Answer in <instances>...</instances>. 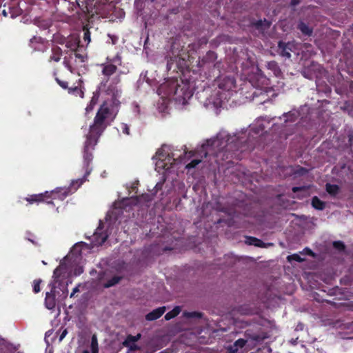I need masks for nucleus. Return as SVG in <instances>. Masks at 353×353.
Instances as JSON below:
<instances>
[{"label":"nucleus","mask_w":353,"mask_h":353,"mask_svg":"<svg viewBox=\"0 0 353 353\" xmlns=\"http://www.w3.org/2000/svg\"><path fill=\"white\" fill-rule=\"evenodd\" d=\"M48 191H46L44 193L30 195L28 197L26 198V200L29 204H33L34 203H39L46 201L48 204L54 205L52 201H48Z\"/></svg>","instance_id":"nucleus-9"},{"label":"nucleus","mask_w":353,"mask_h":353,"mask_svg":"<svg viewBox=\"0 0 353 353\" xmlns=\"http://www.w3.org/2000/svg\"><path fill=\"white\" fill-rule=\"evenodd\" d=\"M128 347L129 350L131 352L141 350V347L135 343L130 344V346H125Z\"/></svg>","instance_id":"nucleus-38"},{"label":"nucleus","mask_w":353,"mask_h":353,"mask_svg":"<svg viewBox=\"0 0 353 353\" xmlns=\"http://www.w3.org/2000/svg\"><path fill=\"white\" fill-rule=\"evenodd\" d=\"M292 44L290 43H285L280 41L278 43V50L279 54L285 58H290Z\"/></svg>","instance_id":"nucleus-11"},{"label":"nucleus","mask_w":353,"mask_h":353,"mask_svg":"<svg viewBox=\"0 0 353 353\" xmlns=\"http://www.w3.org/2000/svg\"><path fill=\"white\" fill-rule=\"evenodd\" d=\"M267 101H269V99H267L264 100L261 103H265Z\"/></svg>","instance_id":"nucleus-56"},{"label":"nucleus","mask_w":353,"mask_h":353,"mask_svg":"<svg viewBox=\"0 0 353 353\" xmlns=\"http://www.w3.org/2000/svg\"><path fill=\"white\" fill-rule=\"evenodd\" d=\"M312 206L318 210H323L325 209L326 203L321 201L318 196H314L312 199L311 202Z\"/></svg>","instance_id":"nucleus-16"},{"label":"nucleus","mask_w":353,"mask_h":353,"mask_svg":"<svg viewBox=\"0 0 353 353\" xmlns=\"http://www.w3.org/2000/svg\"><path fill=\"white\" fill-rule=\"evenodd\" d=\"M219 88L225 91L232 90L236 87V80L232 76H227L219 81Z\"/></svg>","instance_id":"nucleus-7"},{"label":"nucleus","mask_w":353,"mask_h":353,"mask_svg":"<svg viewBox=\"0 0 353 353\" xmlns=\"http://www.w3.org/2000/svg\"><path fill=\"white\" fill-rule=\"evenodd\" d=\"M82 353H90V352L88 350H85L83 351Z\"/></svg>","instance_id":"nucleus-55"},{"label":"nucleus","mask_w":353,"mask_h":353,"mask_svg":"<svg viewBox=\"0 0 353 353\" xmlns=\"http://www.w3.org/2000/svg\"><path fill=\"white\" fill-rule=\"evenodd\" d=\"M310 188L309 186H299V187H293L292 190L294 193H296L298 192H301V191H307Z\"/></svg>","instance_id":"nucleus-37"},{"label":"nucleus","mask_w":353,"mask_h":353,"mask_svg":"<svg viewBox=\"0 0 353 353\" xmlns=\"http://www.w3.org/2000/svg\"><path fill=\"white\" fill-rule=\"evenodd\" d=\"M287 259L288 261H295L296 262H303L304 261V259L301 258L298 254L289 255Z\"/></svg>","instance_id":"nucleus-32"},{"label":"nucleus","mask_w":353,"mask_h":353,"mask_svg":"<svg viewBox=\"0 0 353 353\" xmlns=\"http://www.w3.org/2000/svg\"><path fill=\"white\" fill-rule=\"evenodd\" d=\"M74 56H75L76 58H78L79 59H80V61L81 62H84L85 61V57L83 55L75 52L74 53Z\"/></svg>","instance_id":"nucleus-45"},{"label":"nucleus","mask_w":353,"mask_h":353,"mask_svg":"<svg viewBox=\"0 0 353 353\" xmlns=\"http://www.w3.org/2000/svg\"><path fill=\"white\" fill-rule=\"evenodd\" d=\"M120 128L124 134H125V135L130 134V126L127 123H121L120 124Z\"/></svg>","instance_id":"nucleus-35"},{"label":"nucleus","mask_w":353,"mask_h":353,"mask_svg":"<svg viewBox=\"0 0 353 353\" xmlns=\"http://www.w3.org/2000/svg\"><path fill=\"white\" fill-rule=\"evenodd\" d=\"M83 41L85 42H86L87 44H88L91 41L90 32L89 29L87 28L85 26L83 27Z\"/></svg>","instance_id":"nucleus-28"},{"label":"nucleus","mask_w":353,"mask_h":353,"mask_svg":"<svg viewBox=\"0 0 353 353\" xmlns=\"http://www.w3.org/2000/svg\"><path fill=\"white\" fill-rule=\"evenodd\" d=\"M332 245H333L334 248H335L336 250H337L339 251H344L345 249V245L344 243L341 241H334Z\"/></svg>","instance_id":"nucleus-29"},{"label":"nucleus","mask_w":353,"mask_h":353,"mask_svg":"<svg viewBox=\"0 0 353 353\" xmlns=\"http://www.w3.org/2000/svg\"><path fill=\"white\" fill-rule=\"evenodd\" d=\"M216 59L217 54L214 51L209 50L202 58L200 62L201 66H204L206 64H213L214 68L219 70L222 63L220 61H216Z\"/></svg>","instance_id":"nucleus-6"},{"label":"nucleus","mask_w":353,"mask_h":353,"mask_svg":"<svg viewBox=\"0 0 353 353\" xmlns=\"http://www.w3.org/2000/svg\"><path fill=\"white\" fill-rule=\"evenodd\" d=\"M156 157L159 160H163L165 158V155L163 154V149H159L156 152Z\"/></svg>","instance_id":"nucleus-39"},{"label":"nucleus","mask_w":353,"mask_h":353,"mask_svg":"<svg viewBox=\"0 0 353 353\" xmlns=\"http://www.w3.org/2000/svg\"><path fill=\"white\" fill-rule=\"evenodd\" d=\"M41 279H36L33 281V292L37 294L41 291L40 284L41 283Z\"/></svg>","instance_id":"nucleus-33"},{"label":"nucleus","mask_w":353,"mask_h":353,"mask_svg":"<svg viewBox=\"0 0 353 353\" xmlns=\"http://www.w3.org/2000/svg\"><path fill=\"white\" fill-rule=\"evenodd\" d=\"M79 285L78 286H76V287L73 289V290H72V293H71V294H70V298L73 297V296H74L75 293H77V292H78L79 291Z\"/></svg>","instance_id":"nucleus-46"},{"label":"nucleus","mask_w":353,"mask_h":353,"mask_svg":"<svg viewBox=\"0 0 353 353\" xmlns=\"http://www.w3.org/2000/svg\"><path fill=\"white\" fill-rule=\"evenodd\" d=\"M62 57V50L59 46H54L52 48V54L49 58V61L59 62Z\"/></svg>","instance_id":"nucleus-14"},{"label":"nucleus","mask_w":353,"mask_h":353,"mask_svg":"<svg viewBox=\"0 0 353 353\" xmlns=\"http://www.w3.org/2000/svg\"><path fill=\"white\" fill-rule=\"evenodd\" d=\"M137 342L136 339L133 335L129 334L126 336V339L123 342V346H130V344L135 343Z\"/></svg>","instance_id":"nucleus-30"},{"label":"nucleus","mask_w":353,"mask_h":353,"mask_svg":"<svg viewBox=\"0 0 353 353\" xmlns=\"http://www.w3.org/2000/svg\"><path fill=\"white\" fill-rule=\"evenodd\" d=\"M176 43H173L171 46V52H172L173 57H170V59L168 60L167 70L168 71L171 70L172 69H173V70L175 71L176 70V68H179L177 66L175 68H173V65L174 63L177 64L178 59H181V57L182 54L181 53V51H182L183 50L182 49L179 50V48L176 47ZM182 59L184 60L183 58H182Z\"/></svg>","instance_id":"nucleus-5"},{"label":"nucleus","mask_w":353,"mask_h":353,"mask_svg":"<svg viewBox=\"0 0 353 353\" xmlns=\"http://www.w3.org/2000/svg\"><path fill=\"white\" fill-rule=\"evenodd\" d=\"M122 277L119 276H114L110 279L108 280L103 285L104 288H109L119 283Z\"/></svg>","instance_id":"nucleus-20"},{"label":"nucleus","mask_w":353,"mask_h":353,"mask_svg":"<svg viewBox=\"0 0 353 353\" xmlns=\"http://www.w3.org/2000/svg\"><path fill=\"white\" fill-rule=\"evenodd\" d=\"M92 353H99V352H92Z\"/></svg>","instance_id":"nucleus-58"},{"label":"nucleus","mask_w":353,"mask_h":353,"mask_svg":"<svg viewBox=\"0 0 353 353\" xmlns=\"http://www.w3.org/2000/svg\"><path fill=\"white\" fill-rule=\"evenodd\" d=\"M63 64L65 65V66L70 71V72H72V66L69 64V63L66 61V60H64L63 61Z\"/></svg>","instance_id":"nucleus-50"},{"label":"nucleus","mask_w":353,"mask_h":353,"mask_svg":"<svg viewBox=\"0 0 353 353\" xmlns=\"http://www.w3.org/2000/svg\"><path fill=\"white\" fill-rule=\"evenodd\" d=\"M171 250H172V248H168V247H165V248L163 249V250H164V251Z\"/></svg>","instance_id":"nucleus-53"},{"label":"nucleus","mask_w":353,"mask_h":353,"mask_svg":"<svg viewBox=\"0 0 353 353\" xmlns=\"http://www.w3.org/2000/svg\"><path fill=\"white\" fill-rule=\"evenodd\" d=\"M307 170L303 167H299V168L295 172L296 174H298L299 175H304L306 173H307Z\"/></svg>","instance_id":"nucleus-41"},{"label":"nucleus","mask_w":353,"mask_h":353,"mask_svg":"<svg viewBox=\"0 0 353 353\" xmlns=\"http://www.w3.org/2000/svg\"><path fill=\"white\" fill-rule=\"evenodd\" d=\"M252 26L255 27L257 30H262L264 25H265V28H269L270 26V23L266 19H264V21L259 19L252 22Z\"/></svg>","instance_id":"nucleus-21"},{"label":"nucleus","mask_w":353,"mask_h":353,"mask_svg":"<svg viewBox=\"0 0 353 353\" xmlns=\"http://www.w3.org/2000/svg\"><path fill=\"white\" fill-rule=\"evenodd\" d=\"M134 336L136 339V341H138L141 339V334H137L136 336Z\"/></svg>","instance_id":"nucleus-51"},{"label":"nucleus","mask_w":353,"mask_h":353,"mask_svg":"<svg viewBox=\"0 0 353 353\" xmlns=\"http://www.w3.org/2000/svg\"><path fill=\"white\" fill-rule=\"evenodd\" d=\"M263 128L256 129L255 128H252L250 130L249 134H250L251 132H254L255 134H259L260 132V131H263Z\"/></svg>","instance_id":"nucleus-47"},{"label":"nucleus","mask_w":353,"mask_h":353,"mask_svg":"<svg viewBox=\"0 0 353 353\" xmlns=\"http://www.w3.org/2000/svg\"><path fill=\"white\" fill-rule=\"evenodd\" d=\"M91 352H99L97 337L95 334L92 335L90 344Z\"/></svg>","instance_id":"nucleus-24"},{"label":"nucleus","mask_w":353,"mask_h":353,"mask_svg":"<svg viewBox=\"0 0 353 353\" xmlns=\"http://www.w3.org/2000/svg\"><path fill=\"white\" fill-rule=\"evenodd\" d=\"M79 92H81V91L79 89V88L77 86H76V87H74L73 88H68V92L69 93H74V92L78 93Z\"/></svg>","instance_id":"nucleus-44"},{"label":"nucleus","mask_w":353,"mask_h":353,"mask_svg":"<svg viewBox=\"0 0 353 353\" xmlns=\"http://www.w3.org/2000/svg\"><path fill=\"white\" fill-rule=\"evenodd\" d=\"M246 243L248 245H254L258 248H265V244L262 240L254 236H248Z\"/></svg>","instance_id":"nucleus-17"},{"label":"nucleus","mask_w":353,"mask_h":353,"mask_svg":"<svg viewBox=\"0 0 353 353\" xmlns=\"http://www.w3.org/2000/svg\"><path fill=\"white\" fill-rule=\"evenodd\" d=\"M348 145L350 148L352 147L353 145V132L348 134Z\"/></svg>","instance_id":"nucleus-43"},{"label":"nucleus","mask_w":353,"mask_h":353,"mask_svg":"<svg viewBox=\"0 0 353 353\" xmlns=\"http://www.w3.org/2000/svg\"><path fill=\"white\" fill-rule=\"evenodd\" d=\"M247 341L243 339H239L234 343L233 352H237L239 348L243 347L246 344Z\"/></svg>","instance_id":"nucleus-23"},{"label":"nucleus","mask_w":353,"mask_h":353,"mask_svg":"<svg viewBox=\"0 0 353 353\" xmlns=\"http://www.w3.org/2000/svg\"><path fill=\"white\" fill-rule=\"evenodd\" d=\"M283 116H284V117H286V119H285V122H288V121L294 122L296 119L294 114L291 113L290 112H289L288 113H285L283 114Z\"/></svg>","instance_id":"nucleus-36"},{"label":"nucleus","mask_w":353,"mask_h":353,"mask_svg":"<svg viewBox=\"0 0 353 353\" xmlns=\"http://www.w3.org/2000/svg\"><path fill=\"white\" fill-rule=\"evenodd\" d=\"M301 3V0H291L290 5L291 6H296Z\"/></svg>","instance_id":"nucleus-49"},{"label":"nucleus","mask_w":353,"mask_h":353,"mask_svg":"<svg viewBox=\"0 0 353 353\" xmlns=\"http://www.w3.org/2000/svg\"><path fill=\"white\" fill-rule=\"evenodd\" d=\"M93 243L95 245H103L108 239V235L103 232H94L93 235Z\"/></svg>","instance_id":"nucleus-13"},{"label":"nucleus","mask_w":353,"mask_h":353,"mask_svg":"<svg viewBox=\"0 0 353 353\" xmlns=\"http://www.w3.org/2000/svg\"><path fill=\"white\" fill-rule=\"evenodd\" d=\"M138 203H149L152 201V196L151 195L148 194H141L137 198Z\"/></svg>","instance_id":"nucleus-25"},{"label":"nucleus","mask_w":353,"mask_h":353,"mask_svg":"<svg viewBox=\"0 0 353 353\" xmlns=\"http://www.w3.org/2000/svg\"><path fill=\"white\" fill-rule=\"evenodd\" d=\"M165 307L162 306L153 310L145 315V319L149 321H154L159 319L165 312Z\"/></svg>","instance_id":"nucleus-12"},{"label":"nucleus","mask_w":353,"mask_h":353,"mask_svg":"<svg viewBox=\"0 0 353 353\" xmlns=\"http://www.w3.org/2000/svg\"><path fill=\"white\" fill-rule=\"evenodd\" d=\"M98 97L93 96L90 101V103L87 105L85 110L87 112L92 111L94 105L97 103Z\"/></svg>","instance_id":"nucleus-26"},{"label":"nucleus","mask_w":353,"mask_h":353,"mask_svg":"<svg viewBox=\"0 0 353 353\" xmlns=\"http://www.w3.org/2000/svg\"><path fill=\"white\" fill-rule=\"evenodd\" d=\"M112 63H116L119 65H121V57L119 54H117L110 62L103 63L101 65L102 68L101 74L103 76L101 82L100 83L99 89L105 91L108 94H112L114 95L116 90V85L118 84L120 81V75L118 74L113 77L112 82L108 84L110 80V77L114 74L117 71V66Z\"/></svg>","instance_id":"nucleus-3"},{"label":"nucleus","mask_w":353,"mask_h":353,"mask_svg":"<svg viewBox=\"0 0 353 353\" xmlns=\"http://www.w3.org/2000/svg\"><path fill=\"white\" fill-rule=\"evenodd\" d=\"M2 14H3V16L6 17L7 16V12L6 10H3L2 12Z\"/></svg>","instance_id":"nucleus-54"},{"label":"nucleus","mask_w":353,"mask_h":353,"mask_svg":"<svg viewBox=\"0 0 353 353\" xmlns=\"http://www.w3.org/2000/svg\"><path fill=\"white\" fill-rule=\"evenodd\" d=\"M202 313L199 312H185L184 316L187 318H196L200 319L202 317Z\"/></svg>","instance_id":"nucleus-27"},{"label":"nucleus","mask_w":353,"mask_h":353,"mask_svg":"<svg viewBox=\"0 0 353 353\" xmlns=\"http://www.w3.org/2000/svg\"><path fill=\"white\" fill-rule=\"evenodd\" d=\"M297 28L302 32V34L306 36H311L313 32L312 28H310L307 24L303 21H301L298 24Z\"/></svg>","instance_id":"nucleus-18"},{"label":"nucleus","mask_w":353,"mask_h":353,"mask_svg":"<svg viewBox=\"0 0 353 353\" xmlns=\"http://www.w3.org/2000/svg\"><path fill=\"white\" fill-rule=\"evenodd\" d=\"M181 312V307L179 306L174 307L171 311L165 314L164 318L166 321L174 319Z\"/></svg>","instance_id":"nucleus-19"},{"label":"nucleus","mask_w":353,"mask_h":353,"mask_svg":"<svg viewBox=\"0 0 353 353\" xmlns=\"http://www.w3.org/2000/svg\"><path fill=\"white\" fill-rule=\"evenodd\" d=\"M245 137V134L243 132L241 135L234 134L232 136L225 131L220 132L216 137L207 140L206 143L202 145L205 156L210 154L218 157L223 152V157H232L234 152L242 150L247 141Z\"/></svg>","instance_id":"nucleus-2"},{"label":"nucleus","mask_w":353,"mask_h":353,"mask_svg":"<svg viewBox=\"0 0 353 353\" xmlns=\"http://www.w3.org/2000/svg\"><path fill=\"white\" fill-rule=\"evenodd\" d=\"M57 83L63 89L68 88V83L67 81H61L58 78L55 79Z\"/></svg>","instance_id":"nucleus-40"},{"label":"nucleus","mask_w":353,"mask_h":353,"mask_svg":"<svg viewBox=\"0 0 353 353\" xmlns=\"http://www.w3.org/2000/svg\"><path fill=\"white\" fill-rule=\"evenodd\" d=\"M326 191L330 194L335 196L339 192V187L335 184H326Z\"/></svg>","instance_id":"nucleus-22"},{"label":"nucleus","mask_w":353,"mask_h":353,"mask_svg":"<svg viewBox=\"0 0 353 353\" xmlns=\"http://www.w3.org/2000/svg\"><path fill=\"white\" fill-rule=\"evenodd\" d=\"M67 333H68V331H67V330H66V329H65V330L62 332V333L61 334V335H60V336H59V341H61L65 338V336H66Z\"/></svg>","instance_id":"nucleus-48"},{"label":"nucleus","mask_w":353,"mask_h":353,"mask_svg":"<svg viewBox=\"0 0 353 353\" xmlns=\"http://www.w3.org/2000/svg\"><path fill=\"white\" fill-rule=\"evenodd\" d=\"M168 94L174 97L179 103L185 104L192 97L193 90L190 82L188 80L174 79L168 83Z\"/></svg>","instance_id":"nucleus-4"},{"label":"nucleus","mask_w":353,"mask_h":353,"mask_svg":"<svg viewBox=\"0 0 353 353\" xmlns=\"http://www.w3.org/2000/svg\"><path fill=\"white\" fill-rule=\"evenodd\" d=\"M303 254H307V255H309V256H314V252L311 249H310L309 248H304L303 250Z\"/></svg>","instance_id":"nucleus-42"},{"label":"nucleus","mask_w":353,"mask_h":353,"mask_svg":"<svg viewBox=\"0 0 353 353\" xmlns=\"http://www.w3.org/2000/svg\"><path fill=\"white\" fill-rule=\"evenodd\" d=\"M268 64H269L270 66V65H273V66H276V63L274 61L270 62Z\"/></svg>","instance_id":"nucleus-52"},{"label":"nucleus","mask_w":353,"mask_h":353,"mask_svg":"<svg viewBox=\"0 0 353 353\" xmlns=\"http://www.w3.org/2000/svg\"><path fill=\"white\" fill-rule=\"evenodd\" d=\"M110 114V108L106 102H103L97 112L93 123L90 125L89 132L86 135L83 147V167L85 169L83 177L73 181L71 185L68 188H58L51 192L48 191V199L63 201L68 196L74 192L86 181V177L90 174L92 170L89 168L93 159L92 151L94 150L99 139L106 129L108 126L106 120Z\"/></svg>","instance_id":"nucleus-1"},{"label":"nucleus","mask_w":353,"mask_h":353,"mask_svg":"<svg viewBox=\"0 0 353 353\" xmlns=\"http://www.w3.org/2000/svg\"><path fill=\"white\" fill-rule=\"evenodd\" d=\"M94 1L95 0H76V4L83 12L90 13L93 12V10L96 6L97 2Z\"/></svg>","instance_id":"nucleus-10"},{"label":"nucleus","mask_w":353,"mask_h":353,"mask_svg":"<svg viewBox=\"0 0 353 353\" xmlns=\"http://www.w3.org/2000/svg\"><path fill=\"white\" fill-rule=\"evenodd\" d=\"M56 286L52 285L50 292H48L46 294L45 297V306L48 310H54L56 307V295H55Z\"/></svg>","instance_id":"nucleus-8"},{"label":"nucleus","mask_w":353,"mask_h":353,"mask_svg":"<svg viewBox=\"0 0 353 353\" xmlns=\"http://www.w3.org/2000/svg\"><path fill=\"white\" fill-rule=\"evenodd\" d=\"M253 339L256 340V339H257V337L254 336V337H253Z\"/></svg>","instance_id":"nucleus-57"},{"label":"nucleus","mask_w":353,"mask_h":353,"mask_svg":"<svg viewBox=\"0 0 353 353\" xmlns=\"http://www.w3.org/2000/svg\"><path fill=\"white\" fill-rule=\"evenodd\" d=\"M201 162V159H193L189 163H188L185 167L187 169L190 170L192 168H194Z\"/></svg>","instance_id":"nucleus-34"},{"label":"nucleus","mask_w":353,"mask_h":353,"mask_svg":"<svg viewBox=\"0 0 353 353\" xmlns=\"http://www.w3.org/2000/svg\"><path fill=\"white\" fill-rule=\"evenodd\" d=\"M42 39L41 37H33L30 41V46L34 50H37V48L35 46V43H41Z\"/></svg>","instance_id":"nucleus-31"},{"label":"nucleus","mask_w":353,"mask_h":353,"mask_svg":"<svg viewBox=\"0 0 353 353\" xmlns=\"http://www.w3.org/2000/svg\"><path fill=\"white\" fill-rule=\"evenodd\" d=\"M66 272V267L65 265L60 263V265L55 268L53 272V277L55 283H57L59 279L62 276V274Z\"/></svg>","instance_id":"nucleus-15"}]
</instances>
